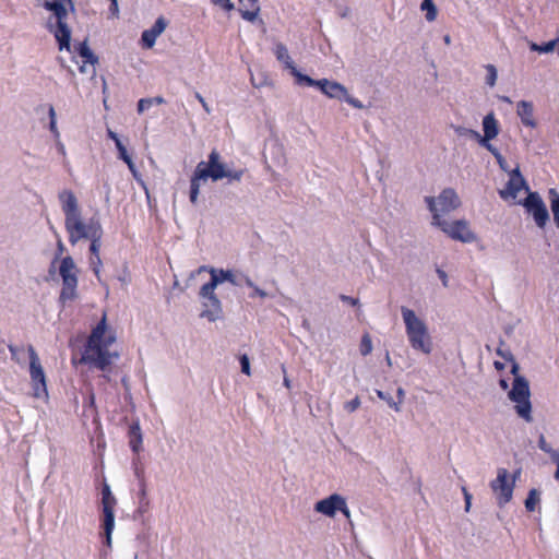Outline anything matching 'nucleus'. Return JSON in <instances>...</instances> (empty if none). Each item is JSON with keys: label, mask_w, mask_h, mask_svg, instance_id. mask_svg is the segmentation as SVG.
<instances>
[{"label": "nucleus", "mask_w": 559, "mask_h": 559, "mask_svg": "<svg viewBox=\"0 0 559 559\" xmlns=\"http://www.w3.org/2000/svg\"><path fill=\"white\" fill-rule=\"evenodd\" d=\"M63 250H64V246H63L62 241L59 240L58 241V253H57L56 259L59 258L62 254Z\"/></svg>", "instance_id": "obj_53"}, {"label": "nucleus", "mask_w": 559, "mask_h": 559, "mask_svg": "<svg viewBox=\"0 0 559 559\" xmlns=\"http://www.w3.org/2000/svg\"><path fill=\"white\" fill-rule=\"evenodd\" d=\"M359 349H360V353L362 356H367L371 353L372 343H371V338L368 334H365L362 336Z\"/></svg>", "instance_id": "obj_31"}, {"label": "nucleus", "mask_w": 559, "mask_h": 559, "mask_svg": "<svg viewBox=\"0 0 559 559\" xmlns=\"http://www.w3.org/2000/svg\"><path fill=\"white\" fill-rule=\"evenodd\" d=\"M59 201L64 214V228L71 245L74 246L82 239H88L97 233H103L102 224L97 217H91L87 222L82 219L78 199L71 190L61 191Z\"/></svg>", "instance_id": "obj_2"}, {"label": "nucleus", "mask_w": 559, "mask_h": 559, "mask_svg": "<svg viewBox=\"0 0 559 559\" xmlns=\"http://www.w3.org/2000/svg\"><path fill=\"white\" fill-rule=\"evenodd\" d=\"M117 500L112 495L110 487L107 483H104L102 488V507H103V528L105 534V545L111 546V534L115 528V507Z\"/></svg>", "instance_id": "obj_9"}, {"label": "nucleus", "mask_w": 559, "mask_h": 559, "mask_svg": "<svg viewBox=\"0 0 559 559\" xmlns=\"http://www.w3.org/2000/svg\"><path fill=\"white\" fill-rule=\"evenodd\" d=\"M167 21L164 16H159L154 25L145 29L141 36V45L145 49H150L155 45L157 37L166 29Z\"/></svg>", "instance_id": "obj_19"}, {"label": "nucleus", "mask_w": 559, "mask_h": 559, "mask_svg": "<svg viewBox=\"0 0 559 559\" xmlns=\"http://www.w3.org/2000/svg\"><path fill=\"white\" fill-rule=\"evenodd\" d=\"M69 1L71 2L72 0H69Z\"/></svg>", "instance_id": "obj_64"}, {"label": "nucleus", "mask_w": 559, "mask_h": 559, "mask_svg": "<svg viewBox=\"0 0 559 559\" xmlns=\"http://www.w3.org/2000/svg\"><path fill=\"white\" fill-rule=\"evenodd\" d=\"M508 396L514 403L516 415L526 423H532L533 416L528 381L524 377H515Z\"/></svg>", "instance_id": "obj_6"}, {"label": "nucleus", "mask_w": 559, "mask_h": 559, "mask_svg": "<svg viewBox=\"0 0 559 559\" xmlns=\"http://www.w3.org/2000/svg\"><path fill=\"white\" fill-rule=\"evenodd\" d=\"M547 454H549L551 461L556 464V466L559 464V451L558 450H554L552 448L550 449V452H546Z\"/></svg>", "instance_id": "obj_45"}, {"label": "nucleus", "mask_w": 559, "mask_h": 559, "mask_svg": "<svg viewBox=\"0 0 559 559\" xmlns=\"http://www.w3.org/2000/svg\"><path fill=\"white\" fill-rule=\"evenodd\" d=\"M548 194L550 198V205L559 207V193L557 192V190L551 188L549 189Z\"/></svg>", "instance_id": "obj_39"}, {"label": "nucleus", "mask_w": 559, "mask_h": 559, "mask_svg": "<svg viewBox=\"0 0 559 559\" xmlns=\"http://www.w3.org/2000/svg\"><path fill=\"white\" fill-rule=\"evenodd\" d=\"M539 501V493L537 489L533 488L528 491L527 498L525 499V508L527 511L533 512L536 504Z\"/></svg>", "instance_id": "obj_29"}, {"label": "nucleus", "mask_w": 559, "mask_h": 559, "mask_svg": "<svg viewBox=\"0 0 559 559\" xmlns=\"http://www.w3.org/2000/svg\"><path fill=\"white\" fill-rule=\"evenodd\" d=\"M500 386L506 390L508 388V382L504 379L500 380Z\"/></svg>", "instance_id": "obj_57"}, {"label": "nucleus", "mask_w": 559, "mask_h": 559, "mask_svg": "<svg viewBox=\"0 0 559 559\" xmlns=\"http://www.w3.org/2000/svg\"><path fill=\"white\" fill-rule=\"evenodd\" d=\"M246 173L245 168L228 170L225 168L224 163L221 162V155L216 150H213L209 154L207 162H200L190 180L189 199L192 204L198 202L200 193V182L207 180L209 178L213 181L227 178L229 182L240 181Z\"/></svg>", "instance_id": "obj_3"}, {"label": "nucleus", "mask_w": 559, "mask_h": 559, "mask_svg": "<svg viewBox=\"0 0 559 559\" xmlns=\"http://www.w3.org/2000/svg\"><path fill=\"white\" fill-rule=\"evenodd\" d=\"M153 104V99L152 98H142L139 100L138 103V111L141 114L143 112L145 109H148Z\"/></svg>", "instance_id": "obj_37"}, {"label": "nucleus", "mask_w": 559, "mask_h": 559, "mask_svg": "<svg viewBox=\"0 0 559 559\" xmlns=\"http://www.w3.org/2000/svg\"><path fill=\"white\" fill-rule=\"evenodd\" d=\"M213 3L221 5L225 11L234 10V3L230 0H211Z\"/></svg>", "instance_id": "obj_38"}, {"label": "nucleus", "mask_w": 559, "mask_h": 559, "mask_svg": "<svg viewBox=\"0 0 559 559\" xmlns=\"http://www.w3.org/2000/svg\"><path fill=\"white\" fill-rule=\"evenodd\" d=\"M526 212L531 214L539 228H544L549 221L548 210L537 192H530L523 202Z\"/></svg>", "instance_id": "obj_13"}, {"label": "nucleus", "mask_w": 559, "mask_h": 559, "mask_svg": "<svg viewBox=\"0 0 559 559\" xmlns=\"http://www.w3.org/2000/svg\"><path fill=\"white\" fill-rule=\"evenodd\" d=\"M8 348H9V352L11 353L12 357H14L17 353V347L14 345H9Z\"/></svg>", "instance_id": "obj_54"}, {"label": "nucleus", "mask_w": 559, "mask_h": 559, "mask_svg": "<svg viewBox=\"0 0 559 559\" xmlns=\"http://www.w3.org/2000/svg\"><path fill=\"white\" fill-rule=\"evenodd\" d=\"M437 273H438L439 277L441 278L443 285L447 286L448 285L447 273L443 270H440V269L437 270Z\"/></svg>", "instance_id": "obj_51"}, {"label": "nucleus", "mask_w": 559, "mask_h": 559, "mask_svg": "<svg viewBox=\"0 0 559 559\" xmlns=\"http://www.w3.org/2000/svg\"><path fill=\"white\" fill-rule=\"evenodd\" d=\"M340 512H342L346 519H349L350 518V511L347 507V503H346V500L344 499V506L343 507H340L338 510Z\"/></svg>", "instance_id": "obj_48"}, {"label": "nucleus", "mask_w": 559, "mask_h": 559, "mask_svg": "<svg viewBox=\"0 0 559 559\" xmlns=\"http://www.w3.org/2000/svg\"><path fill=\"white\" fill-rule=\"evenodd\" d=\"M116 147H117V151L119 154V158L122 159L128 165V168L135 175V173H136L135 165H134L131 156L129 155L126 146L122 144V142H118Z\"/></svg>", "instance_id": "obj_27"}, {"label": "nucleus", "mask_w": 559, "mask_h": 559, "mask_svg": "<svg viewBox=\"0 0 559 559\" xmlns=\"http://www.w3.org/2000/svg\"><path fill=\"white\" fill-rule=\"evenodd\" d=\"M284 385L289 389L290 388V381L287 377H284Z\"/></svg>", "instance_id": "obj_58"}, {"label": "nucleus", "mask_w": 559, "mask_h": 559, "mask_svg": "<svg viewBox=\"0 0 559 559\" xmlns=\"http://www.w3.org/2000/svg\"><path fill=\"white\" fill-rule=\"evenodd\" d=\"M209 271L211 274V281L203 285V290L205 294H211L212 290H215L218 284L227 281L233 285H238V282L235 278V275L229 270H216L214 267L201 266L199 272Z\"/></svg>", "instance_id": "obj_16"}, {"label": "nucleus", "mask_w": 559, "mask_h": 559, "mask_svg": "<svg viewBox=\"0 0 559 559\" xmlns=\"http://www.w3.org/2000/svg\"><path fill=\"white\" fill-rule=\"evenodd\" d=\"M116 342V332L108 326L106 314L92 329L83 348L80 362L106 371L118 357L110 348Z\"/></svg>", "instance_id": "obj_1"}, {"label": "nucleus", "mask_w": 559, "mask_h": 559, "mask_svg": "<svg viewBox=\"0 0 559 559\" xmlns=\"http://www.w3.org/2000/svg\"><path fill=\"white\" fill-rule=\"evenodd\" d=\"M516 114L521 119V122L528 128H536L537 122L534 118V106L531 102L520 100L516 104Z\"/></svg>", "instance_id": "obj_23"}, {"label": "nucleus", "mask_w": 559, "mask_h": 559, "mask_svg": "<svg viewBox=\"0 0 559 559\" xmlns=\"http://www.w3.org/2000/svg\"><path fill=\"white\" fill-rule=\"evenodd\" d=\"M397 396H399V402H396V403L400 405V404H402L404 396H405V392L402 388L397 389Z\"/></svg>", "instance_id": "obj_52"}, {"label": "nucleus", "mask_w": 559, "mask_h": 559, "mask_svg": "<svg viewBox=\"0 0 559 559\" xmlns=\"http://www.w3.org/2000/svg\"><path fill=\"white\" fill-rule=\"evenodd\" d=\"M275 56L278 61H281L286 69L290 71V74L296 78L297 83L300 82V75H304L295 66L290 56L288 55L287 48L284 44L278 43L275 46Z\"/></svg>", "instance_id": "obj_22"}, {"label": "nucleus", "mask_w": 559, "mask_h": 559, "mask_svg": "<svg viewBox=\"0 0 559 559\" xmlns=\"http://www.w3.org/2000/svg\"><path fill=\"white\" fill-rule=\"evenodd\" d=\"M107 134H108V138L115 142V145H117L118 142H121L118 134L116 132H114L112 130L109 129Z\"/></svg>", "instance_id": "obj_50"}, {"label": "nucleus", "mask_w": 559, "mask_h": 559, "mask_svg": "<svg viewBox=\"0 0 559 559\" xmlns=\"http://www.w3.org/2000/svg\"><path fill=\"white\" fill-rule=\"evenodd\" d=\"M195 98L199 100V103L202 105L203 109L210 114L211 112V109L207 105V103L205 102V99L203 98V96L200 94V93H195Z\"/></svg>", "instance_id": "obj_44"}, {"label": "nucleus", "mask_w": 559, "mask_h": 559, "mask_svg": "<svg viewBox=\"0 0 559 559\" xmlns=\"http://www.w3.org/2000/svg\"><path fill=\"white\" fill-rule=\"evenodd\" d=\"M245 284L250 287V288H253L254 287V284L253 282L249 278V277H246L245 278Z\"/></svg>", "instance_id": "obj_55"}, {"label": "nucleus", "mask_w": 559, "mask_h": 559, "mask_svg": "<svg viewBox=\"0 0 559 559\" xmlns=\"http://www.w3.org/2000/svg\"><path fill=\"white\" fill-rule=\"evenodd\" d=\"M555 478L559 480V464L556 466Z\"/></svg>", "instance_id": "obj_60"}, {"label": "nucleus", "mask_w": 559, "mask_h": 559, "mask_svg": "<svg viewBox=\"0 0 559 559\" xmlns=\"http://www.w3.org/2000/svg\"><path fill=\"white\" fill-rule=\"evenodd\" d=\"M340 298H341V300L349 304L350 306H358L359 305V300L357 298H353V297L346 296V295H341Z\"/></svg>", "instance_id": "obj_43"}, {"label": "nucleus", "mask_w": 559, "mask_h": 559, "mask_svg": "<svg viewBox=\"0 0 559 559\" xmlns=\"http://www.w3.org/2000/svg\"><path fill=\"white\" fill-rule=\"evenodd\" d=\"M538 448L545 453L550 452L551 447L547 443L544 435H540L538 438Z\"/></svg>", "instance_id": "obj_40"}, {"label": "nucleus", "mask_w": 559, "mask_h": 559, "mask_svg": "<svg viewBox=\"0 0 559 559\" xmlns=\"http://www.w3.org/2000/svg\"><path fill=\"white\" fill-rule=\"evenodd\" d=\"M556 43H557L556 40H550L543 45H537V44L533 43L531 45V49L534 51H538V52H550L555 49Z\"/></svg>", "instance_id": "obj_30"}, {"label": "nucleus", "mask_w": 559, "mask_h": 559, "mask_svg": "<svg viewBox=\"0 0 559 559\" xmlns=\"http://www.w3.org/2000/svg\"><path fill=\"white\" fill-rule=\"evenodd\" d=\"M44 8L53 12L56 17L55 22H52L51 19L48 20L47 28L51 34H53L58 43L59 50L70 51L71 29L66 23V19L68 16L66 7L59 1H45Z\"/></svg>", "instance_id": "obj_5"}, {"label": "nucleus", "mask_w": 559, "mask_h": 559, "mask_svg": "<svg viewBox=\"0 0 559 559\" xmlns=\"http://www.w3.org/2000/svg\"><path fill=\"white\" fill-rule=\"evenodd\" d=\"M239 13L248 22H254L260 13L259 0H239Z\"/></svg>", "instance_id": "obj_24"}, {"label": "nucleus", "mask_w": 559, "mask_h": 559, "mask_svg": "<svg viewBox=\"0 0 559 559\" xmlns=\"http://www.w3.org/2000/svg\"><path fill=\"white\" fill-rule=\"evenodd\" d=\"M76 52L84 59L85 63L92 66V73L95 72V64L98 62V58L94 55L90 48L87 40H83L75 47Z\"/></svg>", "instance_id": "obj_26"}, {"label": "nucleus", "mask_w": 559, "mask_h": 559, "mask_svg": "<svg viewBox=\"0 0 559 559\" xmlns=\"http://www.w3.org/2000/svg\"><path fill=\"white\" fill-rule=\"evenodd\" d=\"M128 437H129V445H130L131 450L135 454H139L140 451L142 450V442H143L142 431H141V427H140L139 423H133L130 425L129 430H128Z\"/></svg>", "instance_id": "obj_25"}, {"label": "nucleus", "mask_w": 559, "mask_h": 559, "mask_svg": "<svg viewBox=\"0 0 559 559\" xmlns=\"http://www.w3.org/2000/svg\"><path fill=\"white\" fill-rule=\"evenodd\" d=\"M550 207H551V212L554 214V222H555L556 226L559 228V207L554 206V205H550Z\"/></svg>", "instance_id": "obj_47"}, {"label": "nucleus", "mask_w": 559, "mask_h": 559, "mask_svg": "<svg viewBox=\"0 0 559 559\" xmlns=\"http://www.w3.org/2000/svg\"><path fill=\"white\" fill-rule=\"evenodd\" d=\"M27 352L29 356V374L33 382L34 395L39 397L41 394L47 393L45 372L35 348L28 345Z\"/></svg>", "instance_id": "obj_12"}, {"label": "nucleus", "mask_w": 559, "mask_h": 559, "mask_svg": "<svg viewBox=\"0 0 559 559\" xmlns=\"http://www.w3.org/2000/svg\"><path fill=\"white\" fill-rule=\"evenodd\" d=\"M240 366H241V371L247 374V376H250V361H249V357L243 354L242 356H240Z\"/></svg>", "instance_id": "obj_36"}, {"label": "nucleus", "mask_w": 559, "mask_h": 559, "mask_svg": "<svg viewBox=\"0 0 559 559\" xmlns=\"http://www.w3.org/2000/svg\"><path fill=\"white\" fill-rule=\"evenodd\" d=\"M425 201L432 213V218L435 214L440 215L441 218L442 215L456 210L461 205L459 195L451 188L444 189L437 200L433 197H426Z\"/></svg>", "instance_id": "obj_10"}, {"label": "nucleus", "mask_w": 559, "mask_h": 559, "mask_svg": "<svg viewBox=\"0 0 559 559\" xmlns=\"http://www.w3.org/2000/svg\"><path fill=\"white\" fill-rule=\"evenodd\" d=\"M308 86H317L324 95L330 98L343 99L346 97V87L337 82L329 81L328 79L314 80L309 75H300V82Z\"/></svg>", "instance_id": "obj_14"}, {"label": "nucleus", "mask_w": 559, "mask_h": 559, "mask_svg": "<svg viewBox=\"0 0 559 559\" xmlns=\"http://www.w3.org/2000/svg\"><path fill=\"white\" fill-rule=\"evenodd\" d=\"M110 11L112 14H117L118 13V2H116V7H109Z\"/></svg>", "instance_id": "obj_56"}, {"label": "nucleus", "mask_w": 559, "mask_h": 559, "mask_svg": "<svg viewBox=\"0 0 559 559\" xmlns=\"http://www.w3.org/2000/svg\"><path fill=\"white\" fill-rule=\"evenodd\" d=\"M432 225L439 227L453 240L473 242L476 239L475 234L471 230L469 225L465 219H457L449 223L440 218V215L435 214Z\"/></svg>", "instance_id": "obj_8"}, {"label": "nucleus", "mask_w": 559, "mask_h": 559, "mask_svg": "<svg viewBox=\"0 0 559 559\" xmlns=\"http://www.w3.org/2000/svg\"><path fill=\"white\" fill-rule=\"evenodd\" d=\"M343 99H345L349 105H352L355 108H362L361 102L356 99V98H353V97L348 96L347 93H346V97H343Z\"/></svg>", "instance_id": "obj_42"}, {"label": "nucleus", "mask_w": 559, "mask_h": 559, "mask_svg": "<svg viewBox=\"0 0 559 559\" xmlns=\"http://www.w3.org/2000/svg\"><path fill=\"white\" fill-rule=\"evenodd\" d=\"M199 295L201 298L205 299L203 302L204 309L201 313V317L206 318L209 321H216L222 316V305L217 296L215 295V290H212L211 294H205L203 290V286L200 288Z\"/></svg>", "instance_id": "obj_17"}, {"label": "nucleus", "mask_w": 559, "mask_h": 559, "mask_svg": "<svg viewBox=\"0 0 559 559\" xmlns=\"http://www.w3.org/2000/svg\"><path fill=\"white\" fill-rule=\"evenodd\" d=\"M484 136L474 130H467L473 136L479 139V143L488 151L499 156L497 150L489 143L490 140L495 139L499 133V124L492 112L486 115L483 119Z\"/></svg>", "instance_id": "obj_15"}, {"label": "nucleus", "mask_w": 559, "mask_h": 559, "mask_svg": "<svg viewBox=\"0 0 559 559\" xmlns=\"http://www.w3.org/2000/svg\"><path fill=\"white\" fill-rule=\"evenodd\" d=\"M59 274L62 280V288L60 292V300L62 302L71 301L76 298L78 274L79 270L72 259L68 255L61 259L59 265Z\"/></svg>", "instance_id": "obj_7"}, {"label": "nucleus", "mask_w": 559, "mask_h": 559, "mask_svg": "<svg viewBox=\"0 0 559 559\" xmlns=\"http://www.w3.org/2000/svg\"><path fill=\"white\" fill-rule=\"evenodd\" d=\"M359 406H360V399L358 396L354 397L353 400H350L344 404V408L348 413L355 412L356 409L359 408Z\"/></svg>", "instance_id": "obj_35"}, {"label": "nucleus", "mask_w": 559, "mask_h": 559, "mask_svg": "<svg viewBox=\"0 0 559 559\" xmlns=\"http://www.w3.org/2000/svg\"><path fill=\"white\" fill-rule=\"evenodd\" d=\"M103 233H97L94 236L90 237L87 240L91 241L90 243V252H91V266L95 273L96 276L99 274V270L103 265L99 251L102 248V239H103Z\"/></svg>", "instance_id": "obj_21"}, {"label": "nucleus", "mask_w": 559, "mask_h": 559, "mask_svg": "<svg viewBox=\"0 0 559 559\" xmlns=\"http://www.w3.org/2000/svg\"><path fill=\"white\" fill-rule=\"evenodd\" d=\"M110 2H111V7H116L117 0H110Z\"/></svg>", "instance_id": "obj_62"}, {"label": "nucleus", "mask_w": 559, "mask_h": 559, "mask_svg": "<svg viewBox=\"0 0 559 559\" xmlns=\"http://www.w3.org/2000/svg\"><path fill=\"white\" fill-rule=\"evenodd\" d=\"M252 289H253V293L250 295V297H254V296H259L261 298L266 297V293L263 289L259 288L258 286L254 285V287Z\"/></svg>", "instance_id": "obj_46"}, {"label": "nucleus", "mask_w": 559, "mask_h": 559, "mask_svg": "<svg viewBox=\"0 0 559 559\" xmlns=\"http://www.w3.org/2000/svg\"><path fill=\"white\" fill-rule=\"evenodd\" d=\"M344 506V497L338 493H333L325 499L319 500L314 504V510L318 513L324 514L329 518H334L340 507Z\"/></svg>", "instance_id": "obj_18"}, {"label": "nucleus", "mask_w": 559, "mask_h": 559, "mask_svg": "<svg viewBox=\"0 0 559 559\" xmlns=\"http://www.w3.org/2000/svg\"><path fill=\"white\" fill-rule=\"evenodd\" d=\"M515 477L509 479V472L506 468H498L497 477L490 483V488L496 495L497 502L500 507L511 501Z\"/></svg>", "instance_id": "obj_11"}, {"label": "nucleus", "mask_w": 559, "mask_h": 559, "mask_svg": "<svg viewBox=\"0 0 559 559\" xmlns=\"http://www.w3.org/2000/svg\"><path fill=\"white\" fill-rule=\"evenodd\" d=\"M526 188L525 180L520 174L519 169L513 170L504 190L500 191V195L503 199L512 198L515 199L519 192Z\"/></svg>", "instance_id": "obj_20"}, {"label": "nucleus", "mask_w": 559, "mask_h": 559, "mask_svg": "<svg viewBox=\"0 0 559 559\" xmlns=\"http://www.w3.org/2000/svg\"><path fill=\"white\" fill-rule=\"evenodd\" d=\"M48 114H49V118H50L49 129L53 133V135L56 138H58L59 136V131L57 129L56 111H55V108L51 105L49 106Z\"/></svg>", "instance_id": "obj_33"}, {"label": "nucleus", "mask_w": 559, "mask_h": 559, "mask_svg": "<svg viewBox=\"0 0 559 559\" xmlns=\"http://www.w3.org/2000/svg\"><path fill=\"white\" fill-rule=\"evenodd\" d=\"M420 9L426 11V20L432 22L437 17V8L432 0H423Z\"/></svg>", "instance_id": "obj_28"}, {"label": "nucleus", "mask_w": 559, "mask_h": 559, "mask_svg": "<svg viewBox=\"0 0 559 559\" xmlns=\"http://www.w3.org/2000/svg\"><path fill=\"white\" fill-rule=\"evenodd\" d=\"M340 512H342L346 519H349L350 518V511L347 507V503H346V500L344 499V506L343 507H340L338 510Z\"/></svg>", "instance_id": "obj_49"}, {"label": "nucleus", "mask_w": 559, "mask_h": 559, "mask_svg": "<svg viewBox=\"0 0 559 559\" xmlns=\"http://www.w3.org/2000/svg\"><path fill=\"white\" fill-rule=\"evenodd\" d=\"M486 70H487L486 82L488 85L493 86L496 84V80H497V70H496L495 66H492V64H488L486 67Z\"/></svg>", "instance_id": "obj_34"}, {"label": "nucleus", "mask_w": 559, "mask_h": 559, "mask_svg": "<svg viewBox=\"0 0 559 559\" xmlns=\"http://www.w3.org/2000/svg\"><path fill=\"white\" fill-rule=\"evenodd\" d=\"M377 396L380 399V400H383L388 403V405L390 407H392L395 412H400V406L396 402L393 401V399L385 394L383 391L381 390H377Z\"/></svg>", "instance_id": "obj_32"}, {"label": "nucleus", "mask_w": 559, "mask_h": 559, "mask_svg": "<svg viewBox=\"0 0 559 559\" xmlns=\"http://www.w3.org/2000/svg\"><path fill=\"white\" fill-rule=\"evenodd\" d=\"M401 312L409 345L413 349L429 355L433 344L427 324L407 307H402Z\"/></svg>", "instance_id": "obj_4"}, {"label": "nucleus", "mask_w": 559, "mask_h": 559, "mask_svg": "<svg viewBox=\"0 0 559 559\" xmlns=\"http://www.w3.org/2000/svg\"><path fill=\"white\" fill-rule=\"evenodd\" d=\"M80 71L85 72V67L84 66L80 67Z\"/></svg>", "instance_id": "obj_63"}, {"label": "nucleus", "mask_w": 559, "mask_h": 559, "mask_svg": "<svg viewBox=\"0 0 559 559\" xmlns=\"http://www.w3.org/2000/svg\"><path fill=\"white\" fill-rule=\"evenodd\" d=\"M450 40H451V39H450V36H449V35L444 36V43H445V44H450Z\"/></svg>", "instance_id": "obj_61"}, {"label": "nucleus", "mask_w": 559, "mask_h": 559, "mask_svg": "<svg viewBox=\"0 0 559 559\" xmlns=\"http://www.w3.org/2000/svg\"><path fill=\"white\" fill-rule=\"evenodd\" d=\"M153 102H156L157 104H163L164 103V98L163 97H155V98H153Z\"/></svg>", "instance_id": "obj_59"}, {"label": "nucleus", "mask_w": 559, "mask_h": 559, "mask_svg": "<svg viewBox=\"0 0 559 559\" xmlns=\"http://www.w3.org/2000/svg\"><path fill=\"white\" fill-rule=\"evenodd\" d=\"M464 499H465V511L468 512L471 509L472 495L468 492L466 487L462 488Z\"/></svg>", "instance_id": "obj_41"}]
</instances>
